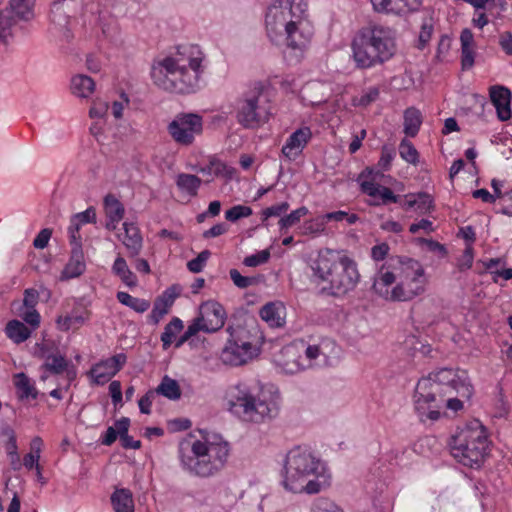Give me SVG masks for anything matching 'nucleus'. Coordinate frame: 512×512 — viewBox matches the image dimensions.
I'll return each mask as SVG.
<instances>
[{
  "label": "nucleus",
  "mask_w": 512,
  "mask_h": 512,
  "mask_svg": "<svg viewBox=\"0 0 512 512\" xmlns=\"http://www.w3.org/2000/svg\"><path fill=\"white\" fill-rule=\"evenodd\" d=\"M473 394L466 371L441 368L421 378L415 388L414 406L420 420L435 421L445 405L455 412L463 408V400H469Z\"/></svg>",
  "instance_id": "1"
},
{
  "label": "nucleus",
  "mask_w": 512,
  "mask_h": 512,
  "mask_svg": "<svg viewBox=\"0 0 512 512\" xmlns=\"http://www.w3.org/2000/svg\"><path fill=\"white\" fill-rule=\"evenodd\" d=\"M307 8L306 0H276L266 13L267 35L275 43L283 38L296 62L303 58L314 35Z\"/></svg>",
  "instance_id": "2"
},
{
  "label": "nucleus",
  "mask_w": 512,
  "mask_h": 512,
  "mask_svg": "<svg viewBox=\"0 0 512 512\" xmlns=\"http://www.w3.org/2000/svg\"><path fill=\"white\" fill-rule=\"evenodd\" d=\"M203 53L198 46L180 47L173 56L153 64L151 77L159 88L179 94H189L198 88L203 72Z\"/></svg>",
  "instance_id": "3"
},
{
  "label": "nucleus",
  "mask_w": 512,
  "mask_h": 512,
  "mask_svg": "<svg viewBox=\"0 0 512 512\" xmlns=\"http://www.w3.org/2000/svg\"><path fill=\"white\" fill-rule=\"evenodd\" d=\"M323 463L308 449L295 447L285 460L282 484L293 493L316 494L329 485Z\"/></svg>",
  "instance_id": "4"
},
{
  "label": "nucleus",
  "mask_w": 512,
  "mask_h": 512,
  "mask_svg": "<svg viewBox=\"0 0 512 512\" xmlns=\"http://www.w3.org/2000/svg\"><path fill=\"white\" fill-rule=\"evenodd\" d=\"M312 276L320 285L321 293L329 296H343L353 290L360 279L357 264L345 255L327 252L313 262Z\"/></svg>",
  "instance_id": "5"
},
{
  "label": "nucleus",
  "mask_w": 512,
  "mask_h": 512,
  "mask_svg": "<svg viewBox=\"0 0 512 512\" xmlns=\"http://www.w3.org/2000/svg\"><path fill=\"white\" fill-rule=\"evenodd\" d=\"M228 456V442L216 435L204 441L188 438L179 444V457L183 467L200 477H209L220 471Z\"/></svg>",
  "instance_id": "6"
},
{
  "label": "nucleus",
  "mask_w": 512,
  "mask_h": 512,
  "mask_svg": "<svg viewBox=\"0 0 512 512\" xmlns=\"http://www.w3.org/2000/svg\"><path fill=\"white\" fill-rule=\"evenodd\" d=\"M351 49L356 67L369 69L382 65L396 53L394 32L377 24L362 27L355 33Z\"/></svg>",
  "instance_id": "7"
},
{
  "label": "nucleus",
  "mask_w": 512,
  "mask_h": 512,
  "mask_svg": "<svg viewBox=\"0 0 512 512\" xmlns=\"http://www.w3.org/2000/svg\"><path fill=\"white\" fill-rule=\"evenodd\" d=\"M452 455L465 466H479L489 447L488 436L482 423L474 419L462 428L450 443Z\"/></svg>",
  "instance_id": "8"
},
{
  "label": "nucleus",
  "mask_w": 512,
  "mask_h": 512,
  "mask_svg": "<svg viewBox=\"0 0 512 512\" xmlns=\"http://www.w3.org/2000/svg\"><path fill=\"white\" fill-rule=\"evenodd\" d=\"M229 405L231 412L246 422L264 423L279 413L277 401L257 397L242 385H237L231 391Z\"/></svg>",
  "instance_id": "9"
},
{
  "label": "nucleus",
  "mask_w": 512,
  "mask_h": 512,
  "mask_svg": "<svg viewBox=\"0 0 512 512\" xmlns=\"http://www.w3.org/2000/svg\"><path fill=\"white\" fill-rule=\"evenodd\" d=\"M271 115L263 101L260 86L243 94L236 102V120L246 129H255L265 124Z\"/></svg>",
  "instance_id": "10"
},
{
  "label": "nucleus",
  "mask_w": 512,
  "mask_h": 512,
  "mask_svg": "<svg viewBox=\"0 0 512 512\" xmlns=\"http://www.w3.org/2000/svg\"><path fill=\"white\" fill-rule=\"evenodd\" d=\"M398 270L399 280L391 289L390 300L409 301L424 291V269L417 260L405 257Z\"/></svg>",
  "instance_id": "11"
},
{
  "label": "nucleus",
  "mask_w": 512,
  "mask_h": 512,
  "mask_svg": "<svg viewBox=\"0 0 512 512\" xmlns=\"http://www.w3.org/2000/svg\"><path fill=\"white\" fill-rule=\"evenodd\" d=\"M227 331L229 338L220 355L224 364L241 366L257 355L256 347L249 341L247 332L243 328L228 327Z\"/></svg>",
  "instance_id": "12"
},
{
  "label": "nucleus",
  "mask_w": 512,
  "mask_h": 512,
  "mask_svg": "<svg viewBox=\"0 0 512 512\" xmlns=\"http://www.w3.org/2000/svg\"><path fill=\"white\" fill-rule=\"evenodd\" d=\"M202 129V117L194 113L179 114L168 125V132L174 141L186 146L193 143L195 136L201 134Z\"/></svg>",
  "instance_id": "13"
},
{
  "label": "nucleus",
  "mask_w": 512,
  "mask_h": 512,
  "mask_svg": "<svg viewBox=\"0 0 512 512\" xmlns=\"http://www.w3.org/2000/svg\"><path fill=\"white\" fill-rule=\"evenodd\" d=\"M405 257H397L383 264L378 270L373 283V289L377 294L390 300L391 286L397 279L399 280V266Z\"/></svg>",
  "instance_id": "14"
},
{
  "label": "nucleus",
  "mask_w": 512,
  "mask_h": 512,
  "mask_svg": "<svg viewBox=\"0 0 512 512\" xmlns=\"http://www.w3.org/2000/svg\"><path fill=\"white\" fill-rule=\"evenodd\" d=\"M34 354L37 358L44 360L41 367L53 375L63 373L70 365L64 355L46 344H36Z\"/></svg>",
  "instance_id": "15"
},
{
  "label": "nucleus",
  "mask_w": 512,
  "mask_h": 512,
  "mask_svg": "<svg viewBox=\"0 0 512 512\" xmlns=\"http://www.w3.org/2000/svg\"><path fill=\"white\" fill-rule=\"evenodd\" d=\"M126 360V355L119 353L95 364L90 370V374L93 377L94 382L98 385L107 383L116 373L122 369L126 363Z\"/></svg>",
  "instance_id": "16"
},
{
  "label": "nucleus",
  "mask_w": 512,
  "mask_h": 512,
  "mask_svg": "<svg viewBox=\"0 0 512 512\" xmlns=\"http://www.w3.org/2000/svg\"><path fill=\"white\" fill-rule=\"evenodd\" d=\"M199 316L206 324V333L216 332L224 326L226 313L223 306L216 301H206L199 308Z\"/></svg>",
  "instance_id": "17"
},
{
  "label": "nucleus",
  "mask_w": 512,
  "mask_h": 512,
  "mask_svg": "<svg viewBox=\"0 0 512 512\" xmlns=\"http://www.w3.org/2000/svg\"><path fill=\"white\" fill-rule=\"evenodd\" d=\"M312 137L309 127H301L294 131L286 140L281 152L290 161L295 160L303 151Z\"/></svg>",
  "instance_id": "18"
},
{
  "label": "nucleus",
  "mask_w": 512,
  "mask_h": 512,
  "mask_svg": "<svg viewBox=\"0 0 512 512\" xmlns=\"http://www.w3.org/2000/svg\"><path fill=\"white\" fill-rule=\"evenodd\" d=\"M489 96L496 108L497 117L500 121H507L511 118V91L500 85L490 87Z\"/></svg>",
  "instance_id": "19"
},
{
  "label": "nucleus",
  "mask_w": 512,
  "mask_h": 512,
  "mask_svg": "<svg viewBox=\"0 0 512 512\" xmlns=\"http://www.w3.org/2000/svg\"><path fill=\"white\" fill-rule=\"evenodd\" d=\"M177 296L178 292L176 291V288L170 287L155 299L153 309L148 316L149 320L154 325H157L160 320L168 314Z\"/></svg>",
  "instance_id": "20"
},
{
  "label": "nucleus",
  "mask_w": 512,
  "mask_h": 512,
  "mask_svg": "<svg viewBox=\"0 0 512 512\" xmlns=\"http://www.w3.org/2000/svg\"><path fill=\"white\" fill-rule=\"evenodd\" d=\"M360 186L363 193L370 197L380 199V202H376L375 205H387L400 201V196L395 195L390 188L377 184L373 180L363 181Z\"/></svg>",
  "instance_id": "21"
},
{
  "label": "nucleus",
  "mask_w": 512,
  "mask_h": 512,
  "mask_svg": "<svg viewBox=\"0 0 512 512\" xmlns=\"http://www.w3.org/2000/svg\"><path fill=\"white\" fill-rule=\"evenodd\" d=\"M89 311L82 307H76L70 315L59 316L56 319L57 328L61 331L80 328L89 318Z\"/></svg>",
  "instance_id": "22"
},
{
  "label": "nucleus",
  "mask_w": 512,
  "mask_h": 512,
  "mask_svg": "<svg viewBox=\"0 0 512 512\" xmlns=\"http://www.w3.org/2000/svg\"><path fill=\"white\" fill-rule=\"evenodd\" d=\"M71 246V256L63 271V274L66 278H74L80 276L85 271L86 267L82 245Z\"/></svg>",
  "instance_id": "23"
},
{
  "label": "nucleus",
  "mask_w": 512,
  "mask_h": 512,
  "mask_svg": "<svg viewBox=\"0 0 512 512\" xmlns=\"http://www.w3.org/2000/svg\"><path fill=\"white\" fill-rule=\"evenodd\" d=\"M462 69H470L474 64V36L470 29L465 28L460 34Z\"/></svg>",
  "instance_id": "24"
},
{
  "label": "nucleus",
  "mask_w": 512,
  "mask_h": 512,
  "mask_svg": "<svg viewBox=\"0 0 512 512\" xmlns=\"http://www.w3.org/2000/svg\"><path fill=\"white\" fill-rule=\"evenodd\" d=\"M125 237L123 244L128 250L129 257L137 256L142 249V237L139 229L132 223H124Z\"/></svg>",
  "instance_id": "25"
},
{
  "label": "nucleus",
  "mask_w": 512,
  "mask_h": 512,
  "mask_svg": "<svg viewBox=\"0 0 512 512\" xmlns=\"http://www.w3.org/2000/svg\"><path fill=\"white\" fill-rule=\"evenodd\" d=\"M71 92L79 98H88L95 90L94 80L83 74H78L71 79Z\"/></svg>",
  "instance_id": "26"
},
{
  "label": "nucleus",
  "mask_w": 512,
  "mask_h": 512,
  "mask_svg": "<svg viewBox=\"0 0 512 512\" xmlns=\"http://www.w3.org/2000/svg\"><path fill=\"white\" fill-rule=\"evenodd\" d=\"M111 503L115 512H134L132 493L128 489H116L111 495Z\"/></svg>",
  "instance_id": "27"
},
{
  "label": "nucleus",
  "mask_w": 512,
  "mask_h": 512,
  "mask_svg": "<svg viewBox=\"0 0 512 512\" xmlns=\"http://www.w3.org/2000/svg\"><path fill=\"white\" fill-rule=\"evenodd\" d=\"M175 183L181 192L186 193L191 197H195L198 194L202 180L193 174L180 173L177 175Z\"/></svg>",
  "instance_id": "28"
},
{
  "label": "nucleus",
  "mask_w": 512,
  "mask_h": 512,
  "mask_svg": "<svg viewBox=\"0 0 512 512\" xmlns=\"http://www.w3.org/2000/svg\"><path fill=\"white\" fill-rule=\"evenodd\" d=\"M154 390L157 396L162 395L172 401L179 400L182 395L179 383L168 375L162 378L160 384Z\"/></svg>",
  "instance_id": "29"
},
{
  "label": "nucleus",
  "mask_w": 512,
  "mask_h": 512,
  "mask_svg": "<svg viewBox=\"0 0 512 512\" xmlns=\"http://www.w3.org/2000/svg\"><path fill=\"white\" fill-rule=\"evenodd\" d=\"M283 307L277 303H267L260 310L262 320L267 322L271 327H280L284 324L281 316Z\"/></svg>",
  "instance_id": "30"
},
{
  "label": "nucleus",
  "mask_w": 512,
  "mask_h": 512,
  "mask_svg": "<svg viewBox=\"0 0 512 512\" xmlns=\"http://www.w3.org/2000/svg\"><path fill=\"white\" fill-rule=\"evenodd\" d=\"M422 124L421 112L415 107H409L404 112V133L415 137Z\"/></svg>",
  "instance_id": "31"
},
{
  "label": "nucleus",
  "mask_w": 512,
  "mask_h": 512,
  "mask_svg": "<svg viewBox=\"0 0 512 512\" xmlns=\"http://www.w3.org/2000/svg\"><path fill=\"white\" fill-rule=\"evenodd\" d=\"M104 209L107 218L111 219L112 223H119L125 212L123 204L113 194L105 196Z\"/></svg>",
  "instance_id": "32"
},
{
  "label": "nucleus",
  "mask_w": 512,
  "mask_h": 512,
  "mask_svg": "<svg viewBox=\"0 0 512 512\" xmlns=\"http://www.w3.org/2000/svg\"><path fill=\"white\" fill-rule=\"evenodd\" d=\"M6 334L15 343H22L31 335V330L19 320H11L6 325Z\"/></svg>",
  "instance_id": "33"
},
{
  "label": "nucleus",
  "mask_w": 512,
  "mask_h": 512,
  "mask_svg": "<svg viewBox=\"0 0 512 512\" xmlns=\"http://www.w3.org/2000/svg\"><path fill=\"white\" fill-rule=\"evenodd\" d=\"M35 0H9V6L5 9H9L11 14L17 19L29 20L33 13L32 7Z\"/></svg>",
  "instance_id": "34"
},
{
  "label": "nucleus",
  "mask_w": 512,
  "mask_h": 512,
  "mask_svg": "<svg viewBox=\"0 0 512 512\" xmlns=\"http://www.w3.org/2000/svg\"><path fill=\"white\" fill-rule=\"evenodd\" d=\"M116 297L122 305L133 309L137 313H144L150 308L149 300L133 297L127 292L120 291Z\"/></svg>",
  "instance_id": "35"
},
{
  "label": "nucleus",
  "mask_w": 512,
  "mask_h": 512,
  "mask_svg": "<svg viewBox=\"0 0 512 512\" xmlns=\"http://www.w3.org/2000/svg\"><path fill=\"white\" fill-rule=\"evenodd\" d=\"M16 17L9 9L0 11V44H7L12 36V27L16 24Z\"/></svg>",
  "instance_id": "36"
},
{
  "label": "nucleus",
  "mask_w": 512,
  "mask_h": 512,
  "mask_svg": "<svg viewBox=\"0 0 512 512\" xmlns=\"http://www.w3.org/2000/svg\"><path fill=\"white\" fill-rule=\"evenodd\" d=\"M183 329V322L178 317H173L171 321L165 326L164 332L161 335L163 349H168L176 335Z\"/></svg>",
  "instance_id": "37"
},
{
  "label": "nucleus",
  "mask_w": 512,
  "mask_h": 512,
  "mask_svg": "<svg viewBox=\"0 0 512 512\" xmlns=\"http://www.w3.org/2000/svg\"><path fill=\"white\" fill-rule=\"evenodd\" d=\"M114 274L120 277V279L128 286L136 285V276L129 269L126 260L123 257H117L112 266Z\"/></svg>",
  "instance_id": "38"
},
{
  "label": "nucleus",
  "mask_w": 512,
  "mask_h": 512,
  "mask_svg": "<svg viewBox=\"0 0 512 512\" xmlns=\"http://www.w3.org/2000/svg\"><path fill=\"white\" fill-rule=\"evenodd\" d=\"M15 386L18 390L19 398L35 399L37 397V390L26 374L18 373L15 375Z\"/></svg>",
  "instance_id": "39"
},
{
  "label": "nucleus",
  "mask_w": 512,
  "mask_h": 512,
  "mask_svg": "<svg viewBox=\"0 0 512 512\" xmlns=\"http://www.w3.org/2000/svg\"><path fill=\"white\" fill-rule=\"evenodd\" d=\"M399 154L406 162L416 165L419 162V153L415 146L407 139H403L399 144Z\"/></svg>",
  "instance_id": "40"
},
{
  "label": "nucleus",
  "mask_w": 512,
  "mask_h": 512,
  "mask_svg": "<svg viewBox=\"0 0 512 512\" xmlns=\"http://www.w3.org/2000/svg\"><path fill=\"white\" fill-rule=\"evenodd\" d=\"M308 209L305 206H302L294 211H292L290 214H288L285 217H282L278 224L280 226V229H288L294 225H296L302 217L307 215Z\"/></svg>",
  "instance_id": "41"
},
{
  "label": "nucleus",
  "mask_w": 512,
  "mask_h": 512,
  "mask_svg": "<svg viewBox=\"0 0 512 512\" xmlns=\"http://www.w3.org/2000/svg\"><path fill=\"white\" fill-rule=\"evenodd\" d=\"M379 94V88L370 87L360 97L353 99V105L367 107L378 99Z\"/></svg>",
  "instance_id": "42"
},
{
  "label": "nucleus",
  "mask_w": 512,
  "mask_h": 512,
  "mask_svg": "<svg viewBox=\"0 0 512 512\" xmlns=\"http://www.w3.org/2000/svg\"><path fill=\"white\" fill-rule=\"evenodd\" d=\"M229 275L234 285L240 289H246L250 286L258 284V278L242 276L237 269H231Z\"/></svg>",
  "instance_id": "43"
},
{
  "label": "nucleus",
  "mask_w": 512,
  "mask_h": 512,
  "mask_svg": "<svg viewBox=\"0 0 512 512\" xmlns=\"http://www.w3.org/2000/svg\"><path fill=\"white\" fill-rule=\"evenodd\" d=\"M253 213L251 207L244 205H235L225 212L226 220L235 222L241 218L249 217Z\"/></svg>",
  "instance_id": "44"
},
{
  "label": "nucleus",
  "mask_w": 512,
  "mask_h": 512,
  "mask_svg": "<svg viewBox=\"0 0 512 512\" xmlns=\"http://www.w3.org/2000/svg\"><path fill=\"white\" fill-rule=\"evenodd\" d=\"M0 435L6 439L5 449L8 456L18 453L16 435L14 430L9 426H5L1 429Z\"/></svg>",
  "instance_id": "45"
},
{
  "label": "nucleus",
  "mask_w": 512,
  "mask_h": 512,
  "mask_svg": "<svg viewBox=\"0 0 512 512\" xmlns=\"http://www.w3.org/2000/svg\"><path fill=\"white\" fill-rule=\"evenodd\" d=\"M17 314L33 329L37 328L40 324L41 317L36 308L29 309L19 307L17 310Z\"/></svg>",
  "instance_id": "46"
},
{
  "label": "nucleus",
  "mask_w": 512,
  "mask_h": 512,
  "mask_svg": "<svg viewBox=\"0 0 512 512\" xmlns=\"http://www.w3.org/2000/svg\"><path fill=\"white\" fill-rule=\"evenodd\" d=\"M210 255L211 252L209 250H203L202 252H200L196 258L190 260L187 263L189 271L193 273H200L203 270L204 265L206 261L209 259Z\"/></svg>",
  "instance_id": "47"
},
{
  "label": "nucleus",
  "mask_w": 512,
  "mask_h": 512,
  "mask_svg": "<svg viewBox=\"0 0 512 512\" xmlns=\"http://www.w3.org/2000/svg\"><path fill=\"white\" fill-rule=\"evenodd\" d=\"M312 512H343L333 501L327 498L315 500Z\"/></svg>",
  "instance_id": "48"
},
{
  "label": "nucleus",
  "mask_w": 512,
  "mask_h": 512,
  "mask_svg": "<svg viewBox=\"0 0 512 512\" xmlns=\"http://www.w3.org/2000/svg\"><path fill=\"white\" fill-rule=\"evenodd\" d=\"M433 33V20L432 18H426L422 25L419 33V48L423 49L429 42Z\"/></svg>",
  "instance_id": "49"
},
{
  "label": "nucleus",
  "mask_w": 512,
  "mask_h": 512,
  "mask_svg": "<svg viewBox=\"0 0 512 512\" xmlns=\"http://www.w3.org/2000/svg\"><path fill=\"white\" fill-rule=\"evenodd\" d=\"M212 166L213 175L217 177L222 176L227 179H231L235 173L234 168L227 166L225 163L216 158H212Z\"/></svg>",
  "instance_id": "50"
},
{
  "label": "nucleus",
  "mask_w": 512,
  "mask_h": 512,
  "mask_svg": "<svg viewBox=\"0 0 512 512\" xmlns=\"http://www.w3.org/2000/svg\"><path fill=\"white\" fill-rule=\"evenodd\" d=\"M269 258V250H262L256 254L245 257L243 263L247 267H257L261 264L266 263L269 260Z\"/></svg>",
  "instance_id": "51"
},
{
  "label": "nucleus",
  "mask_w": 512,
  "mask_h": 512,
  "mask_svg": "<svg viewBox=\"0 0 512 512\" xmlns=\"http://www.w3.org/2000/svg\"><path fill=\"white\" fill-rule=\"evenodd\" d=\"M394 157V149L388 146H383L381 150V157L378 161L379 168L384 171L389 170Z\"/></svg>",
  "instance_id": "52"
},
{
  "label": "nucleus",
  "mask_w": 512,
  "mask_h": 512,
  "mask_svg": "<svg viewBox=\"0 0 512 512\" xmlns=\"http://www.w3.org/2000/svg\"><path fill=\"white\" fill-rule=\"evenodd\" d=\"M157 397V394L154 389H150L146 392V394L140 398L138 401L140 412L143 414H150L151 413V405L155 398Z\"/></svg>",
  "instance_id": "53"
},
{
  "label": "nucleus",
  "mask_w": 512,
  "mask_h": 512,
  "mask_svg": "<svg viewBox=\"0 0 512 512\" xmlns=\"http://www.w3.org/2000/svg\"><path fill=\"white\" fill-rule=\"evenodd\" d=\"M39 292L34 288H28L24 290L23 302L19 307L22 308H35L39 301Z\"/></svg>",
  "instance_id": "54"
},
{
  "label": "nucleus",
  "mask_w": 512,
  "mask_h": 512,
  "mask_svg": "<svg viewBox=\"0 0 512 512\" xmlns=\"http://www.w3.org/2000/svg\"><path fill=\"white\" fill-rule=\"evenodd\" d=\"M81 226L82 225L71 216L70 225L68 227L70 245H82L81 236L79 234Z\"/></svg>",
  "instance_id": "55"
},
{
  "label": "nucleus",
  "mask_w": 512,
  "mask_h": 512,
  "mask_svg": "<svg viewBox=\"0 0 512 512\" xmlns=\"http://www.w3.org/2000/svg\"><path fill=\"white\" fill-rule=\"evenodd\" d=\"M288 209H289L288 202H282V203L270 206L263 211V221H266L269 217L281 216L283 213H286Z\"/></svg>",
  "instance_id": "56"
},
{
  "label": "nucleus",
  "mask_w": 512,
  "mask_h": 512,
  "mask_svg": "<svg viewBox=\"0 0 512 512\" xmlns=\"http://www.w3.org/2000/svg\"><path fill=\"white\" fill-rule=\"evenodd\" d=\"M81 225L87 223H96V210L93 206L88 207L85 211L72 215Z\"/></svg>",
  "instance_id": "57"
},
{
  "label": "nucleus",
  "mask_w": 512,
  "mask_h": 512,
  "mask_svg": "<svg viewBox=\"0 0 512 512\" xmlns=\"http://www.w3.org/2000/svg\"><path fill=\"white\" fill-rule=\"evenodd\" d=\"M52 230L49 228L42 229L33 241V246L37 249H44L47 247L48 242L51 238Z\"/></svg>",
  "instance_id": "58"
},
{
  "label": "nucleus",
  "mask_w": 512,
  "mask_h": 512,
  "mask_svg": "<svg viewBox=\"0 0 512 512\" xmlns=\"http://www.w3.org/2000/svg\"><path fill=\"white\" fill-rule=\"evenodd\" d=\"M415 196L417 201L416 206L421 211H427L433 207V198L429 194L421 192Z\"/></svg>",
  "instance_id": "59"
},
{
  "label": "nucleus",
  "mask_w": 512,
  "mask_h": 512,
  "mask_svg": "<svg viewBox=\"0 0 512 512\" xmlns=\"http://www.w3.org/2000/svg\"><path fill=\"white\" fill-rule=\"evenodd\" d=\"M130 426V419L127 417H122L121 419L115 422V429L117 432V436L120 437V440L124 437L128 436V430Z\"/></svg>",
  "instance_id": "60"
},
{
  "label": "nucleus",
  "mask_w": 512,
  "mask_h": 512,
  "mask_svg": "<svg viewBox=\"0 0 512 512\" xmlns=\"http://www.w3.org/2000/svg\"><path fill=\"white\" fill-rule=\"evenodd\" d=\"M499 45L506 54L512 56V33L509 31L501 33L499 38Z\"/></svg>",
  "instance_id": "61"
},
{
  "label": "nucleus",
  "mask_w": 512,
  "mask_h": 512,
  "mask_svg": "<svg viewBox=\"0 0 512 512\" xmlns=\"http://www.w3.org/2000/svg\"><path fill=\"white\" fill-rule=\"evenodd\" d=\"M228 230L227 228V225L225 223H218L214 226H212L210 229L206 230L203 232V237L208 239V238H213V237H218L224 233H226Z\"/></svg>",
  "instance_id": "62"
},
{
  "label": "nucleus",
  "mask_w": 512,
  "mask_h": 512,
  "mask_svg": "<svg viewBox=\"0 0 512 512\" xmlns=\"http://www.w3.org/2000/svg\"><path fill=\"white\" fill-rule=\"evenodd\" d=\"M206 324L201 320L200 316L195 318L193 322L187 327L186 332L191 337L195 336L198 332L204 331L206 332Z\"/></svg>",
  "instance_id": "63"
},
{
  "label": "nucleus",
  "mask_w": 512,
  "mask_h": 512,
  "mask_svg": "<svg viewBox=\"0 0 512 512\" xmlns=\"http://www.w3.org/2000/svg\"><path fill=\"white\" fill-rule=\"evenodd\" d=\"M108 110L107 103H95L89 110V115L91 118H101L103 117Z\"/></svg>",
  "instance_id": "64"
}]
</instances>
